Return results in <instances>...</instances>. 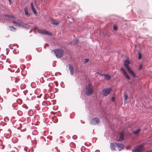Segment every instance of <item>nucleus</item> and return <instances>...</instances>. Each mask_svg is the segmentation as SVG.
Segmentation results:
<instances>
[{
  "mask_svg": "<svg viewBox=\"0 0 152 152\" xmlns=\"http://www.w3.org/2000/svg\"><path fill=\"white\" fill-rule=\"evenodd\" d=\"M55 54L56 56L58 58L62 57L63 55V51L61 50L57 49L52 50Z\"/></svg>",
  "mask_w": 152,
  "mask_h": 152,
  "instance_id": "f257e3e1",
  "label": "nucleus"
},
{
  "mask_svg": "<svg viewBox=\"0 0 152 152\" xmlns=\"http://www.w3.org/2000/svg\"><path fill=\"white\" fill-rule=\"evenodd\" d=\"M86 94L88 95L92 94L93 92V90L92 89V86L91 84H89L88 86L87 87L86 89Z\"/></svg>",
  "mask_w": 152,
  "mask_h": 152,
  "instance_id": "f03ea898",
  "label": "nucleus"
},
{
  "mask_svg": "<svg viewBox=\"0 0 152 152\" xmlns=\"http://www.w3.org/2000/svg\"><path fill=\"white\" fill-rule=\"evenodd\" d=\"M112 90V89L110 88L103 89L102 92L103 96H107L110 93Z\"/></svg>",
  "mask_w": 152,
  "mask_h": 152,
  "instance_id": "7ed1b4c3",
  "label": "nucleus"
},
{
  "mask_svg": "<svg viewBox=\"0 0 152 152\" xmlns=\"http://www.w3.org/2000/svg\"><path fill=\"white\" fill-rule=\"evenodd\" d=\"M143 150L142 146L140 145L137 147L132 150V152H142Z\"/></svg>",
  "mask_w": 152,
  "mask_h": 152,
  "instance_id": "20e7f679",
  "label": "nucleus"
},
{
  "mask_svg": "<svg viewBox=\"0 0 152 152\" xmlns=\"http://www.w3.org/2000/svg\"><path fill=\"white\" fill-rule=\"evenodd\" d=\"M99 122V120L97 118H94L92 119L91 121L90 124L92 125L97 124Z\"/></svg>",
  "mask_w": 152,
  "mask_h": 152,
  "instance_id": "39448f33",
  "label": "nucleus"
},
{
  "mask_svg": "<svg viewBox=\"0 0 152 152\" xmlns=\"http://www.w3.org/2000/svg\"><path fill=\"white\" fill-rule=\"evenodd\" d=\"M121 70L122 72L123 75L127 79L129 80L130 78L124 68L123 67H121Z\"/></svg>",
  "mask_w": 152,
  "mask_h": 152,
  "instance_id": "423d86ee",
  "label": "nucleus"
},
{
  "mask_svg": "<svg viewBox=\"0 0 152 152\" xmlns=\"http://www.w3.org/2000/svg\"><path fill=\"white\" fill-rule=\"evenodd\" d=\"M38 32L40 34H47L48 35H50L51 34L48 32L47 31H43L42 30H39L38 29H37Z\"/></svg>",
  "mask_w": 152,
  "mask_h": 152,
  "instance_id": "0eeeda50",
  "label": "nucleus"
},
{
  "mask_svg": "<svg viewBox=\"0 0 152 152\" xmlns=\"http://www.w3.org/2000/svg\"><path fill=\"white\" fill-rule=\"evenodd\" d=\"M38 32L40 34H47L48 35H50L51 34L48 32L47 31H43L42 30H39L38 29H37Z\"/></svg>",
  "mask_w": 152,
  "mask_h": 152,
  "instance_id": "6e6552de",
  "label": "nucleus"
},
{
  "mask_svg": "<svg viewBox=\"0 0 152 152\" xmlns=\"http://www.w3.org/2000/svg\"><path fill=\"white\" fill-rule=\"evenodd\" d=\"M129 64L130 61L128 59H126L124 61V65L127 69L129 68Z\"/></svg>",
  "mask_w": 152,
  "mask_h": 152,
  "instance_id": "1a4fd4ad",
  "label": "nucleus"
},
{
  "mask_svg": "<svg viewBox=\"0 0 152 152\" xmlns=\"http://www.w3.org/2000/svg\"><path fill=\"white\" fill-rule=\"evenodd\" d=\"M115 144L119 151L124 149V146L123 145L120 143H116Z\"/></svg>",
  "mask_w": 152,
  "mask_h": 152,
  "instance_id": "9d476101",
  "label": "nucleus"
},
{
  "mask_svg": "<svg viewBox=\"0 0 152 152\" xmlns=\"http://www.w3.org/2000/svg\"><path fill=\"white\" fill-rule=\"evenodd\" d=\"M19 27H22L23 28L29 29L30 28L31 26L28 25L26 24H23V25L20 24V25Z\"/></svg>",
  "mask_w": 152,
  "mask_h": 152,
  "instance_id": "9b49d317",
  "label": "nucleus"
},
{
  "mask_svg": "<svg viewBox=\"0 0 152 152\" xmlns=\"http://www.w3.org/2000/svg\"><path fill=\"white\" fill-rule=\"evenodd\" d=\"M69 69L70 70V74L72 75L74 73V69L72 66V65H69Z\"/></svg>",
  "mask_w": 152,
  "mask_h": 152,
  "instance_id": "f8f14e48",
  "label": "nucleus"
},
{
  "mask_svg": "<svg viewBox=\"0 0 152 152\" xmlns=\"http://www.w3.org/2000/svg\"><path fill=\"white\" fill-rule=\"evenodd\" d=\"M129 73L131 75H132L134 77H135V73L133 71H132L130 68L127 69Z\"/></svg>",
  "mask_w": 152,
  "mask_h": 152,
  "instance_id": "ddd939ff",
  "label": "nucleus"
},
{
  "mask_svg": "<svg viewBox=\"0 0 152 152\" xmlns=\"http://www.w3.org/2000/svg\"><path fill=\"white\" fill-rule=\"evenodd\" d=\"M124 135L123 133H121L120 135L119 139H118V141H122L124 139Z\"/></svg>",
  "mask_w": 152,
  "mask_h": 152,
  "instance_id": "4468645a",
  "label": "nucleus"
},
{
  "mask_svg": "<svg viewBox=\"0 0 152 152\" xmlns=\"http://www.w3.org/2000/svg\"><path fill=\"white\" fill-rule=\"evenodd\" d=\"M31 9L32 10L33 12H34V14H37V11H36L32 3H31Z\"/></svg>",
  "mask_w": 152,
  "mask_h": 152,
  "instance_id": "2eb2a0df",
  "label": "nucleus"
},
{
  "mask_svg": "<svg viewBox=\"0 0 152 152\" xmlns=\"http://www.w3.org/2000/svg\"><path fill=\"white\" fill-rule=\"evenodd\" d=\"M101 75H104V78L107 80H109L111 78V77H110V76L108 75L101 74Z\"/></svg>",
  "mask_w": 152,
  "mask_h": 152,
  "instance_id": "dca6fc26",
  "label": "nucleus"
},
{
  "mask_svg": "<svg viewBox=\"0 0 152 152\" xmlns=\"http://www.w3.org/2000/svg\"><path fill=\"white\" fill-rule=\"evenodd\" d=\"M24 11L25 13L26 16H28L30 15L28 12V9L27 7H26L24 8Z\"/></svg>",
  "mask_w": 152,
  "mask_h": 152,
  "instance_id": "f3484780",
  "label": "nucleus"
},
{
  "mask_svg": "<svg viewBox=\"0 0 152 152\" xmlns=\"http://www.w3.org/2000/svg\"><path fill=\"white\" fill-rule=\"evenodd\" d=\"M9 28L10 30L13 31H15L16 30V28L12 26H10L9 27Z\"/></svg>",
  "mask_w": 152,
  "mask_h": 152,
  "instance_id": "a211bd4d",
  "label": "nucleus"
},
{
  "mask_svg": "<svg viewBox=\"0 0 152 152\" xmlns=\"http://www.w3.org/2000/svg\"><path fill=\"white\" fill-rule=\"evenodd\" d=\"M115 145L114 143H111L110 145V147L111 150L112 151H114L115 149Z\"/></svg>",
  "mask_w": 152,
  "mask_h": 152,
  "instance_id": "6ab92c4d",
  "label": "nucleus"
},
{
  "mask_svg": "<svg viewBox=\"0 0 152 152\" xmlns=\"http://www.w3.org/2000/svg\"><path fill=\"white\" fill-rule=\"evenodd\" d=\"M52 23L54 25H58V21H55L54 20H52Z\"/></svg>",
  "mask_w": 152,
  "mask_h": 152,
  "instance_id": "aec40b11",
  "label": "nucleus"
},
{
  "mask_svg": "<svg viewBox=\"0 0 152 152\" xmlns=\"http://www.w3.org/2000/svg\"><path fill=\"white\" fill-rule=\"evenodd\" d=\"M140 129H137L136 130L133 131V132L134 134H137L140 131Z\"/></svg>",
  "mask_w": 152,
  "mask_h": 152,
  "instance_id": "412c9836",
  "label": "nucleus"
},
{
  "mask_svg": "<svg viewBox=\"0 0 152 152\" xmlns=\"http://www.w3.org/2000/svg\"><path fill=\"white\" fill-rule=\"evenodd\" d=\"M3 16L7 17L9 18H14V16H12L11 15H3Z\"/></svg>",
  "mask_w": 152,
  "mask_h": 152,
  "instance_id": "4be33fe9",
  "label": "nucleus"
},
{
  "mask_svg": "<svg viewBox=\"0 0 152 152\" xmlns=\"http://www.w3.org/2000/svg\"><path fill=\"white\" fill-rule=\"evenodd\" d=\"M12 22L15 24L16 25L18 26H19L20 25V24L19 23H18L17 22H15V21H13Z\"/></svg>",
  "mask_w": 152,
  "mask_h": 152,
  "instance_id": "5701e85b",
  "label": "nucleus"
},
{
  "mask_svg": "<svg viewBox=\"0 0 152 152\" xmlns=\"http://www.w3.org/2000/svg\"><path fill=\"white\" fill-rule=\"evenodd\" d=\"M138 56H139V57H138V59H140L141 58V53L139 52L138 53Z\"/></svg>",
  "mask_w": 152,
  "mask_h": 152,
  "instance_id": "b1692460",
  "label": "nucleus"
},
{
  "mask_svg": "<svg viewBox=\"0 0 152 152\" xmlns=\"http://www.w3.org/2000/svg\"><path fill=\"white\" fill-rule=\"evenodd\" d=\"M89 59H84V63L86 64L88 62Z\"/></svg>",
  "mask_w": 152,
  "mask_h": 152,
  "instance_id": "393cba45",
  "label": "nucleus"
},
{
  "mask_svg": "<svg viewBox=\"0 0 152 152\" xmlns=\"http://www.w3.org/2000/svg\"><path fill=\"white\" fill-rule=\"evenodd\" d=\"M142 64H140L139 67V70H141L142 69Z\"/></svg>",
  "mask_w": 152,
  "mask_h": 152,
  "instance_id": "a878e982",
  "label": "nucleus"
},
{
  "mask_svg": "<svg viewBox=\"0 0 152 152\" xmlns=\"http://www.w3.org/2000/svg\"><path fill=\"white\" fill-rule=\"evenodd\" d=\"M113 29L115 30H116L117 29V27L115 26H114L113 27Z\"/></svg>",
  "mask_w": 152,
  "mask_h": 152,
  "instance_id": "bb28decb",
  "label": "nucleus"
},
{
  "mask_svg": "<svg viewBox=\"0 0 152 152\" xmlns=\"http://www.w3.org/2000/svg\"><path fill=\"white\" fill-rule=\"evenodd\" d=\"M15 83H17L18 82V81L19 80L18 79H17V78H15Z\"/></svg>",
  "mask_w": 152,
  "mask_h": 152,
  "instance_id": "cd10ccee",
  "label": "nucleus"
},
{
  "mask_svg": "<svg viewBox=\"0 0 152 152\" xmlns=\"http://www.w3.org/2000/svg\"><path fill=\"white\" fill-rule=\"evenodd\" d=\"M128 98V96L126 94L125 95V99H124V100H125L126 101V99H127Z\"/></svg>",
  "mask_w": 152,
  "mask_h": 152,
  "instance_id": "c85d7f7f",
  "label": "nucleus"
},
{
  "mask_svg": "<svg viewBox=\"0 0 152 152\" xmlns=\"http://www.w3.org/2000/svg\"><path fill=\"white\" fill-rule=\"evenodd\" d=\"M3 101V98L0 96V102H2Z\"/></svg>",
  "mask_w": 152,
  "mask_h": 152,
  "instance_id": "c756f323",
  "label": "nucleus"
},
{
  "mask_svg": "<svg viewBox=\"0 0 152 152\" xmlns=\"http://www.w3.org/2000/svg\"><path fill=\"white\" fill-rule=\"evenodd\" d=\"M115 99V98L114 97H112V100L113 101Z\"/></svg>",
  "mask_w": 152,
  "mask_h": 152,
  "instance_id": "7c9ffc66",
  "label": "nucleus"
},
{
  "mask_svg": "<svg viewBox=\"0 0 152 152\" xmlns=\"http://www.w3.org/2000/svg\"><path fill=\"white\" fill-rule=\"evenodd\" d=\"M9 2H10V4H11L12 1L9 0Z\"/></svg>",
  "mask_w": 152,
  "mask_h": 152,
  "instance_id": "2f4dec72",
  "label": "nucleus"
},
{
  "mask_svg": "<svg viewBox=\"0 0 152 152\" xmlns=\"http://www.w3.org/2000/svg\"><path fill=\"white\" fill-rule=\"evenodd\" d=\"M6 62H7V63H8L9 64H10V63L9 62H8V61H7V60L6 61Z\"/></svg>",
  "mask_w": 152,
  "mask_h": 152,
  "instance_id": "473e14b6",
  "label": "nucleus"
},
{
  "mask_svg": "<svg viewBox=\"0 0 152 152\" xmlns=\"http://www.w3.org/2000/svg\"><path fill=\"white\" fill-rule=\"evenodd\" d=\"M78 39H77V40H76V42H77H77H78Z\"/></svg>",
  "mask_w": 152,
  "mask_h": 152,
  "instance_id": "72a5a7b5",
  "label": "nucleus"
},
{
  "mask_svg": "<svg viewBox=\"0 0 152 152\" xmlns=\"http://www.w3.org/2000/svg\"><path fill=\"white\" fill-rule=\"evenodd\" d=\"M46 45L44 46V48L45 49L46 48Z\"/></svg>",
  "mask_w": 152,
  "mask_h": 152,
  "instance_id": "f704fd0d",
  "label": "nucleus"
}]
</instances>
